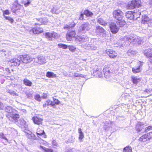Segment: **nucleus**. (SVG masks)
I'll use <instances>...</instances> for the list:
<instances>
[{
  "mask_svg": "<svg viewBox=\"0 0 152 152\" xmlns=\"http://www.w3.org/2000/svg\"><path fill=\"white\" fill-rule=\"evenodd\" d=\"M126 17L130 20H133V12L132 11H128L126 13Z\"/></svg>",
  "mask_w": 152,
  "mask_h": 152,
  "instance_id": "30",
  "label": "nucleus"
},
{
  "mask_svg": "<svg viewBox=\"0 0 152 152\" xmlns=\"http://www.w3.org/2000/svg\"><path fill=\"white\" fill-rule=\"evenodd\" d=\"M127 53L128 56H132L135 55L136 53L134 51L132 50H129L127 51Z\"/></svg>",
  "mask_w": 152,
  "mask_h": 152,
  "instance_id": "41",
  "label": "nucleus"
},
{
  "mask_svg": "<svg viewBox=\"0 0 152 152\" xmlns=\"http://www.w3.org/2000/svg\"><path fill=\"white\" fill-rule=\"evenodd\" d=\"M58 46L59 48H62L63 49H66L68 48V46L66 45L61 43L58 44Z\"/></svg>",
  "mask_w": 152,
  "mask_h": 152,
  "instance_id": "44",
  "label": "nucleus"
},
{
  "mask_svg": "<svg viewBox=\"0 0 152 152\" xmlns=\"http://www.w3.org/2000/svg\"><path fill=\"white\" fill-rule=\"evenodd\" d=\"M6 112L9 113V115L12 113H14L16 112V110L13 107L10 106H8L5 109Z\"/></svg>",
  "mask_w": 152,
  "mask_h": 152,
  "instance_id": "21",
  "label": "nucleus"
},
{
  "mask_svg": "<svg viewBox=\"0 0 152 152\" xmlns=\"http://www.w3.org/2000/svg\"><path fill=\"white\" fill-rule=\"evenodd\" d=\"M106 52L107 55H109V57L111 58H115L117 55V53L113 50H106Z\"/></svg>",
  "mask_w": 152,
  "mask_h": 152,
  "instance_id": "13",
  "label": "nucleus"
},
{
  "mask_svg": "<svg viewBox=\"0 0 152 152\" xmlns=\"http://www.w3.org/2000/svg\"><path fill=\"white\" fill-rule=\"evenodd\" d=\"M23 7V6L18 4H14L11 7V11L14 13H16L18 12V11L19 10L22 9Z\"/></svg>",
  "mask_w": 152,
  "mask_h": 152,
  "instance_id": "10",
  "label": "nucleus"
},
{
  "mask_svg": "<svg viewBox=\"0 0 152 152\" xmlns=\"http://www.w3.org/2000/svg\"><path fill=\"white\" fill-rule=\"evenodd\" d=\"M152 138V132H149L147 134L142 135L139 139V140L141 142L148 143L150 140Z\"/></svg>",
  "mask_w": 152,
  "mask_h": 152,
  "instance_id": "3",
  "label": "nucleus"
},
{
  "mask_svg": "<svg viewBox=\"0 0 152 152\" xmlns=\"http://www.w3.org/2000/svg\"><path fill=\"white\" fill-rule=\"evenodd\" d=\"M33 120L35 124L39 125L42 123V119L37 116H34L33 118Z\"/></svg>",
  "mask_w": 152,
  "mask_h": 152,
  "instance_id": "19",
  "label": "nucleus"
},
{
  "mask_svg": "<svg viewBox=\"0 0 152 152\" xmlns=\"http://www.w3.org/2000/svg\"><path fill=\"white\" fill-rule=\"evenodd\" d=\"M49 105H50L52 106H53L54 105V104L51 101L49 100H48L45 102V104H43V107H45Z\"/></svg>",
  "mask_w": 152,
  "mask_h": 152,
  "instance_id": "33",
  "label": "nucleus"
},
{
  "mask_svg": "<svg viewBox=\"0 0 152 152\" xmlns=\"http://www.w3.org/2000/svg\"><path fill=\"white\" fill-rule=\"evenodd\" d=\"M52 37H54L55 38L58 37V34L54 32H53L52 33Z\"/></svg>",
  "mask_w": 152,
  "mask_h": 152,
  "instance_id": "55",
  "label": "nucleus"
},
{
  "mask_svg": "<svg viewBox=\"0 0 152 152\" xmlns=\"http://www.w3.org/2000/svg\"><path fill=\"white\" fill-rule=\"evenodd\" d=\"M151 130H152V126H149L148 127L145 128V131L146 132Z\"/></svg>",
  "mask_w": 152,
  "mask_h": 152,
  "instance_id": "54",
  "label": "nucleus"
},
{
  "mask_svg": "<svg viewBox=\"0 0 152 152\" xmlns=\"http://www.w3.org/2000/svg\"><path fill=\"white\" fill-rule=\"evenodd\" d=\"M97 22L103 26H106L107 24L106 23L103 19L100 16H98L97 18Z\"/></svg>",
  "mask_w": 152,
  "mask_h": 152,
  "instance_id": "24",
  "label": "nucleus"
},
{
  "mask_svg": "<svg viewBox=\"0 0 152 152\" xmlns=\"http://www.w3.org/2000/svg\"><path fill=\"white\" fill-rule=\"evenodd\" d=\"M15 112L14 113H12L10 115V117H12V118L15 121L17 120L19 118V115L18 114H16Z\"/></svg>",
  "mask_w": 152,
  "mask_h": 152,
  "instance_id": "29",
  "label": "nucleus"
},
{
  "mask_svg": "<svg viewBox=\"0 0 152 152\" xmlns=\"http://www.w3.org/2000/svg\"><path fill=\"white\" fill-rule=\"evenodd\" d=\"M41 97L39 94H37L35 96V99L39 101L41 100Z\"/></svg>",
  "mask_w": 152,
  "mask_h": 152,
  "instance_id": "51",
  "label": "nucleus"
},
{
  "mask_svg": "<svg viewBox=\"0 0 152 152\" xmlns=\"http://www.w3.org/2000/svg\"><path fill=\"white\" fill-rule=\"evenodd\" d=\"M47 96V95L46 94L43 93V95L42 96V97L44 99H46Z\"/></svg>",
  "mask_w": 152,
  "mask_h": 152,
  "instance_id": "60",
  "label": "nucleus"
},
{
  "mask_svg": "<svg viewBox=\"0 0 152 152\" xmlns=\"http://www.w3.org/2000/svg\"><path fill=\"white\" fill-rule=\"evenodd\" d=\"M7 93H10L11 95L15 96H18L17 94L16 93L15 91L11 90H7Z\"/></svg>",
  "mask_w": 152,
  "mask_h": 152,
  "instance_id": "47",
  "label": "nucleus"
},
{
  "mask_svg": "<svg viewBox=\"0 0 152 152\" xmlns=\"http://www.w3.org/2000/svg\"><path fill=\"white\" fill-rule=\"evenodd\" d=\"M75 31H72L67 33L66 35V39L68 41L72 40L73 39L75 38Z\"/></svg>",
  "mask_w": 152,
  "mask_h": 152,
  "instance_id": "11",
  "label": "nucleus"
},
{
  "mask_svg": "<svg viewBox=\"0 0 152 152\" xmlns=\"http://www.w3.org/2000/svg\"><path fill=\"white\" fill-rule=\"evenodd\" d=\"M38 20L40 21V23H35V25H40L42 24H45L48 22L47 19L46 18H40L38 19Z\"/></svg>",
  "mask_w": 152,
  "mask_h": 152,
  "instance_id": "25",
  "label": "nucleus"
},
{
  "mask_svg": "<svg viewBox=\"0 0 152 152\" xmlns=\"http://www.w3.org/2000/svg\"><path fill=\"white\" fill-rule=\"evenodd\" d=\"M123 150H125L127 152H132V148L131 147L129 146H126L124 148Z\"/></svg>",
  "mask_w": 152,
  "mask_h": 152,
  "instance_id": "48",
  "label": "nucleus"
},
{
  "mask_svg": "<svg viewBox=\"0 0 152 152\" xmlns=\"http://www.w3.org/2000/svg\"><path fill=\"white\" fill-rule=\"evenodd\" d=\"M113 123V122L110 121H106L105 125L104 126V129L106 130L107 129V126H109V125L112 124Z\"/></svg>",
  "mask_w": 152,
  "mask_h": 152,
  "instance_id": "42",
  "label": "nucleus"
},
{
  "mask_svg": "<svg viewBox=\"0 0 152 152\" xmlns=\"http://www.w3.org/2000/svg\"><path fill=\"white\" fill-rule=\"evenodd\" d=\"M26 137L28 138L32 139L33 140H35L36 139V137L35 135L31 132L30 133H27L26 134Z\"/></svg>",
  "mask_w": 152,
  "mask_h": 152,
  "instance_id": "31",
  "label": "nucleus"
},
{
  "mask_svg": "<svg viewBox=\"0 0 152 152\" xmlns=\"http://www.w3.org/2000/svg\"><path fill=\"white\" fill-rule=\"evenodd\" d=\"M53 103L54 104H58L59 103L60 101L58 99H56L54 97H53Z\"/></svg>",
  "mask_w": 152,
  "mask_h": 152,
  "instance_id": "52",
  "label": "nucleus"
},
{
  "mask_svg": "<svg viewBox=\"0 0 152 152\" xmlns=\"http://www.w3.org/2000/svg\"><path fill=\"white\" fill-rule=\"evenodd\" d=\"M90 25L88 22H86L82 24L79 29V31L81 33H85L90 28Z\"/></svg>",
  "mask_w": 152,
  "mask_h": 152,
  "instance_id": "5",
  "label": "nucleus"
},
{
  "mask_svg": "<svg viewBox=\"0 0 152 152\" xmlns=\"http://www.w3.org/2000/svg\"><path fill=\"white\" fill-rule=\"evenodd\" d=\"M40 148L44 150L45 152H53V149L46 148L41 145L40 146Z\"/></svg>",
  "mask_w": 152,
  "mask_h": 152,
  "instance_id": "39",
  "label": "nucleus"
},
{
  "mask_svg": "<svg viewBox=\"0 0 152 152\" xmlns=\"http://www.w3.org/2000/svg\"><path fill=\"white\" fill-rule=\"evenodd\" d=\"M84 13L82 14L81 13L80 15V17L79 18V19L80 20H83V17H84Z\"/></svg>",
  "mask_w": 152,
  "mask_h": 152,
  "instance_id": "57",
  "label": "nucleus"
},
{
  "mask_svg": "<svg viewBox=\"0 0 152 152\" xmlns=\"http://www.w3.org/2000/svg\"><path fill=\"white\" fill-rule=\"evenodd\" d=\"M97 49V48L96 46L93 45H91V50L92 51L96 50Z\"/></svg>",
  "mask_w": 152,
  "mask_h": 152,
  "instance_id": "50",
  "label": "nucleus"
},
{
  "mask_svg": "<svg viewBox=\"0 0 152 152\" xmlns=\"http://www.w3.org/2000/svg\"><path fill=\"white\" fill-rule=\"evenodd\" d=\"M76 39L81 43L86 41L88 39L87 37L83 36L78 37Z\"/></svg>",
  "mask_w": 152,
  "mask_h": 152,
  "instance_id": "26",
  "label": "nucleus"
},
{
  "mask_svg": "<svg viewBox=\"0 0 152 152\" xmlns=\"http://www.w3.org/2000/svg\"><path fill=\"white\" fill-rule=\"evenodd\" d=\"M34 61L38 63L39 65L44 64L46 62L45 57L41 55H39L34 58Z\"/></svg>",
  "mask_w": 152,
  "mask_h": 152,
  "instance_id": "6",
  "label": "nucleus"
},
{
  "mask_svg": "<svg viewBox=\"0 0 152 152\" xmlns=\"http://www.w3.org/2000/svg\"><path fill=\"white\" fill-rule=\"evenodd\" d=\"M9 11L7 10H6L4 11V13H3V16H4V14H6V15H8L9 14Z\"/></svg>",
  "mask_w": 152,
  "mask_h": 152,
  "instance_id": "59",
  "label": "nucleus"
},
{
  "mask_svg": "<svg viewBox=\"0 0 152 152\" xmlns=\"http://www.w3.org/2000/svg\"><path fill=\"white\" fill-rule=\"evenodd\" d=\"M75 150L73 149H67L66 151H65L64 152H75Z\"/></svg>",
  "mask_w": 152,
  "mask_h": 152,
  "instance_id": "56",
  "label": "nucleus"
},
{
  "mask_svg": "<svg viewBox=\"0 0 152 152\" xmlns=\"http://www.w3.org/2000/svg\"><path fill=\"white\" fill-rule=\"evenodd\" d=\"M131 41V42L135 44H140L142 42L141 38L137 36L133 37L132 36Z\"/></svg>",
  "mask_w": 152,
  "mask_h": 152,
  "instance_id": "14",
  "label": "nucleus"
},
{
  "mask_svg": "<svg viewBox=\"0 0 152 152\" xmlns=\"http://www.w3.org/2000/svg\"><path fill=\"white\" fill-rule=\"evenodd\" d=\"M68 47L69 50L72 52H75L76 49V47L72 45H69Z\"/></svg>",
  "mask_w": 152,
  "mask_h": 152,
  "instance_id": "43",
  "label": "nucleus"
},
{
  "mask_svg": "<svg viewBox=\"0 0 152 152\" xmlns=\"http://www.w3.org/2000/svg\"><path fill=\"white\" fill-rule=\"evenodd\" d=\"M106 31L100 26H97L95 28V32L97 34H99L100 33L105 34Z\"/></svg>",
  "mask_w": 152,
  "mask_h": 152,
  "instance_id": "17",
  "label": "nucleus"
},
{
  "mask_svg": "<svg viewBox=\"0 0 152 152\" xmlns=\"http://www.w3.org/2000/svg\"><path fill=\"white\" fill-rule=\"evenodd\" d=\"M4 18H5L6 19L9 20V21H10V22H11V23H12L13 22V19L12 18H10V17H7V16H5V15L4 16Z\"/></svg>",
  "mask_w": 152,
  "mask_h": 152,
  "instance_id": "53",
  "label": "nucleus"
},
{
  "mask_svg": "<svg viewBox=\"0 0 152 152\" xmlns=\"http://www.w3.org/2000/svg\"><path fill=\"white\" fill-rule=\"evenodd\" d=\"M32 32L34 34H39L43 31V29L40 27H36L33 28L30 32Z\"/></svg>",
  "mask_w": 152,
  "mask_h": 152,
  "instance_id": "20",
  "label": "nucleus"
},
{
  "mask_svg": "<svg viewBox=\"0 0 152 152\" xmlns=\"http://www.w3.org/2000/svg\"><path fill=\"white\" fill-rule=\"evenodd\" d=\"M144 54L148 57L150 58L152 56V48L145 50L144 52Z\"/></svg>",
  "mask_w": 152,
  "mask_h": 152,
  "instance_id": "23",
  "label": "nucleus"
},
{
  "mask_svg": "<svg viewBox=\"0 0 152 152\" xmlns=\"http://www.w3.org/2000/svg\"><path fill=\"white\" fill-rule=\"evenodd\" d=\"M132 79L133 83L136 85L141 80L140 78H138L134 76H132Z\"/></svg>",
  "mask_w": 152,
  "mask_h": 152,
  "instance_id": "28",
  "label": "nucleus"
},
{
  "mask_svg": "<svg viewBox=\"0 0 152 152\" xmlns=\"http://www.w3.org/2000/svg\"><path fill=\"white\" fill-rule=\"evenodd\" d=\"M45 35L46 37L50 40L52 39V33L46 32L45 34Z\"/></svg>",
  "mask_w": 152,
  "mask_h": 152,
  "instance_id": "40",
  "label": "nucleus"
},
{
  "mask_svg": "<svg viewBox=\"0 0 152 152\" xmlns=\"http://www.w3.org/2000/svg\"><path fill=\"white\" fill-rule=\"evenodd\" d=\"M18 123L21 125V127H26V122L23 119H20L18 121Z\"/></svg>",
  "mask_w": 152,
  "mask_h": 152,
  "instance_id": "35",
  "label": "nucleus"
},
{
  "mask_svg": "<svg viewBox=\"0 0 152 152\" xmlns=\"http://www.w3.org/2000/svg\"><path fill=\"white\" fill-rule=\"evenodd\" d=\"M141 5L140 0H132L128 4V7L129 9H133L136 8H139Z\"/></svg>",
  "mask_w": 152,
  "mask_h": 152,
  "instance_id": "2",
  "label": "nucleus"
},
{
  "mask_svg": "<svg viewBox=\"0 0 152 152\" xmlns=\"http://www.w3.org/2000/svg\"><path fill=\"white\" fill-rule=\"evenodd\" d=\"M149 61L150 63L152 64V56L150 58H149Z\"/></svg>",
  "mask_w": 152,
  "mask_h": 152,
  "instance_id": "64",
  "label": "nucleus"
},
{
  "mask_svg": "<svg viewBox=\"0 0 152 152\" xmlns=\"http://www.w3.org/2000/svg\"><path fill=\"white\" fill-rule=\"evenodd\" d=\"M91 44H86L82 45V47L87 50H90L91 49Z\"/></svg>",
  "mask_w": 152,
  "mask_h": 152,
  "instance_id": "45",
  "label": "nucleus"
},
{
  "mask_svg": "<svg viewBox=\"0 0 152 152\" xmlns=\"http://www.w3.org/2000/svg\"><path fill=\"white\" fill-rule=\"evenodd\" d=\"M152 23V19L146 15L142 16L141 23L143 24H147L148 25H150Z\"/></svg>",
  "mask_w": 152,
  "mask_h": 152,
  "instance_id": "7",
  "label": "nucleus"
},
{
  "mask_svg": "<svg viewBox=\"0 0 152 152\" xmlns=\"http://www.w3.org/2000/svg\"><path fill=\"white\" fill-rule=\"evenodd\" d=\"M113 16L117 20L116 23L120 27H122L126 24V22L123 19L124 13L119 10L114 11L113 13Z\"/></svg>",
  "mask_w": 152,
  "mask_h": 152,
  "instance_id": "1",
  "label": "nucleus"
},
{
  "mask_svg": "<svg viewBox=\"0 0 152 152\" xmlns=\"http://www.w3.org/2000/svg\"><path fill=\"white\" fill-rule=\"evenodd\" d=\"M20 59L23 62L27 64L34 61V58H32L30 56L26 55L20 56Z\"/></svg>",
  "mask_w": 152,
  "mask_h": 152,
  "instance_id": "4",
  "label": "nucleus"
},
{
  "mask_svg": "<svg viewBox=\"0 0 152 152\" xmlns=\"http://www.w3.org/2000/svg\"><path fill=\"white\" fill-rule=\"evenodd\" d=\"M141 10L139 9H136L133 12V20H135L139 18L141 15Z\"/></svg>",
  "mask_w": 152,
  "mask_h": 152,
  "instance_id": "15",
  "label": "nucleus"
},
{
  "mask_svg": "<svg viewBox=\"0 0 152 152\" xmlns=\"http://www.w3.org/2000/svg\"><path fill=\"white\" fill-rule=\"evenodd\" d=\"M52 143L53 146H57L58 145L55 140H53L52 141Z\"/></svg>",
  "mask_w": 152,
  "mask_h": 152,
  "instance_id": "58",
  "label": "nucleus"
},
{
  "mask_svg": "<svg viewBox=\"0 0 152 152\" xmlns=\"http://www.w3.org/2000/svg\"><path fill=\"white\" fill-rule=\"evenodd\" d=\"M75 24H73V26H69L67 25H66L64 26V28L65 29H70V28H72L74 27Z\"/></svg>",
  "mask_w": 152,
  "mask_h": 152,
  "instance_id": "49",
  "label": "nucleus"
},
{
  "mask_svg": "<svg viewBox=\"0 0 152 152\" xmlns=\"http://www.w3.org/2000/svg\"><path fill=\"white\" fill-rule=\"evenodd\" d=\"M143 125L142 122H139L136 125V129L139 132L142 129V126Z\"/></svg>",
  "mask_w": 152,
  "mask_h": 152,
  "instance_id": "37",
  "label": "nucleus"
},
{
  "mask_svg": "<svg viewBox=\"0 0 152 152\" xmlns=\"http://www.w3.org/2000/svg\"><path fill=\"white\" fill-rule=\"evenodd\" d=\"M103 71L106 77H108L110 75V68L107 65H105L103 69Z\"/></svg>",
  "mask_w": 152,
  "mask_h": 152,
  "instance_id": "16",
  "label": "nucleus"
},
{
  "mask_svg": "<svg viewBox=\"0 0 152 152\" xmlns=\"http://www.w3.org/2000/svg\"><path fill=\"white\" fill-rule=\"evenodd\" d=\"M21 2L23 4L25 7H27L30 4L31 1L30 0H21Z\"/></svg>",
  "mask_w": 152,
  "mask_h": 152,
  "instance_id": "32",
  "label": "nucleus"
},
{
  "mask_svg": "<svg viewBox=\"0 0 152 152\" xmlns=\"http://www.w3.org/2000/svg\"><path fill=\"white\" fill-rule=\"evenodd\" d=\"M110 28L111 32L113 34L117 33L119 30V28L113 22H111L110 24Z\"/></svg>",
  "mask_w": 152,
  "mask_h": 152,
  "instance_id": "9",
  "label": "nucleus"
},
{
  "mask_svg": "<svg viewBox=\"0 0 152 152\" xmlns=\"http://www.w3.org/2000/svg\"><path fill=\"white\" fill-rule=\"evenodd\" d=\"M143 62L142 61H139L137 63V67H135L132 68V71L133 72L136 73L140 72L141 71V68L142 67Z\"/></svg>",
  "mask_w": 152,
  "mask_h": 152,
  "instance_id": "8",
  "label": "nucleus"
},
{
  "mask_svg": "<svg viewBox=\"0 0 152 152\" xmlns=\"http://www.w3.org/2000/svg\"><path fill=\"white\" fill-rule=\"evenodd\" d=\"M36 133L38 137H39V136H43V137L45 138L46 137L44 131L41 130L40 128L37 129Z\"/></svg>",
  "mask_w": 152,
  "mask_h": 152,
  "instance_id": "22",
  "label": "nucleus"
},
{
  "mask_svg": "<svg viewBox=\"0 0 152 152\" xmlns=\"http://www.w3.org/2000/svg\"><path fill=\"white\" fill-rule=\"evenodd\" d=\"M131 38V36H126L123 37L122 39L126 43V45H129L132 42Z\"/></svg>",
  "mask_w": 152,
  "mask_h": 152,
  "instance_id": "18",
  "label": "nucleus"
},
{
  "mask_svg": "<svg viewBox=\"0 0 152 152\" xmlns=\"http://www.w3.org/2000/svg\"><path fill=\"white\" fill-rule=\"evenodd\" d=\"M23 81L24 84L26 86H31L32 85V83L26 78H25Z\"/></svg>",
  "mask_w": 152,
  "mask_h": 152,
  "instance_id": "36",
  "label": "nucleus"
},
{
  "mask_svg": "<svg viewBox=\"0 0 152 152\" xmlns=\"http://www.w3.org/2000/svg\"><path fill=\"white\" fill-rule=\"evenodd\" d=\"M46 76L47 77L49 78L55 77H56V75L53 72H47Z\"/></svg>",
  "mask_w": 152,
  "mask_h": 152,
  "instance_id": "34",
  "label": "nucleus"
},
{
  "mask_svg": "<svg viewBox=\"0 0 152 152\" xmlns=\"http://www.w3.org/2000/svg\"><path fill=\"white\" fill-rule=\"evenodd\" d=\"M78 132L79 134V139L81 140L84 137V134L81 131V129L80 128H79L78 129Z\"/></svg>",
  "mask_w": 152,
  "mask_h": 152,
  "instance_id": "38",
  "label": "nucleus"
},
{
  "mask_svg": "<svg viewBox=\"0 0 152 152\" xmlns=\"http://www.w3.org/2000/svg\"><path fill=\"white\" fill-rule=\"evenodd\" d=\"M83 13L87 17H91L93 15V13L88 10H85L83 12Z\"/></svg>",
  "mask_w": 152,
  "mask_h": 152,
  "instance_id": "27",
  "label": "nucleus"
},
{
  "mask_svg": "<svg viewBox=\"0 0 152 152\" xmlns=\"http://www.w3.org/2000/svg\"><path fill=\"white\" fill-rule=\"evenodd\" d=\"M26 95L27 96V97L28 98H30L31 97V94L28 93H26Z\"/></svg>",
  "mask_w": 152,
  "mask_h": 152,
  "instance_id": "63",
  "label": "nucleus"
},
{
  "mask_svg": "<svg viewBox=\"0 0 152 152\" xmlns=\"http://www.w3.org/2000/svg\"><path fill=\"white\" fill-rule=\"evenodd\" d=\"M20 61L21 60L20 57L19 59L14 58L12 59H11L9 62L10 64H11V66H19L20 64Z\"/></svg>",
  "mask_w": 152,
  "mask_h": 152,
  "instance_id": "12",
  "label": "nucleus"
},
{
  "mask_svg": "<svg viewBox=\"0 0 152 152\" xmlns=\"http://www.w3.org/2000/svg\"><path fill=\"white\" fill-rule=\"evenodd\" d=\"M51 12L53 13H55L56 14H58V12H56V11L55 10L54 8L52 9L51 10Z\"/></svg>",
  "mask_w": 152,
  "mask_h": 152,
  "instance_id": "61",
  "label": "nucleus"
},
{
  "mask_svg": "<svg viewBox=\"0 0 152 152\" xmlns=\"http://www.w3.org/2000/svg\"><path fill=\"white\" fill-rule=\"evenodd\" d=\"M73 77H85L84 75L78 73H74L73 75Z\"/></svg>",
  "mask_w": 152,
  "mask_h": 152,
  "instance_id": "46",
  "label": "nucleus"
},
{
  "mask_svg": "<svg viewBox=\"0 0 152 152\" xmlns=\"http://www.w3.org/2000/svg\"><path fill=\"white\" fill-rule=\"evenodd\" d=\"M3 107L2 103L0 102V109H2Z\"/></svg>",
  "mask_w": 152,
  "mask_h": 152,
  "instance_id": "62",
  "label": "nucleus"
}]
</instances>
